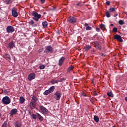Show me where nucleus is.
<instances>
[{
	"label": "nucleus",
	"instance_id": "cd10ccee",
	"mask_svg": "<svg viewBox=\"0 0 127 127\" xmlns=\"http://www.w3.org/2000/svg\"><path fill=\"white\" fill-rule=\"evenodd\" d=\"M1 127H7V122L5 121L2 125Z\"/></svg>",
	"mask_w": 127,
	"mask_h": 127
},
{
	"label": "nucleus",
	"instance_id": "a19ab883",
	"mask_svg": "<svg viewBox=\"0 0 127 127\" xmlns=\"http://www.w3.org/2000/svg\"><path fill=\"white\" fill-rule=\"evenodd\" d=\"M27 112H28V113L29 114V115H30V116L31 117H32V115H31V112H30V110H28Z\"/></svg>",
	"mask_w": 127,
	"mask_h": 127
},
{
	"label": "nucleus",
	"instance_id": "0eeeda50",
	"mask_svg": "<svg viewBox=\"0 0 127 127\" xmlns=\"http://www.w3.org/2000/svg\"><path fill=\"white\" fill-rule=\"evenodd\" d=\"M93 45H94V47L96 48V49H98V50H101L102 47L100 45V43H98V41H95L92 43Z\"/></svg>",
	"mask_w": 127,
	"mask_h": 127
},
{
	"label": "nucleus",
	"instance_id": "473e14b6",
	"mask_svg": "<svg viewBox=\"0 0 127 127\" xmlns=\"http://www.w3.org/2000/svg\"><path fill=\"white\" fill-rule=\"evenodd\" d=\"M113 32H118V28H114L113 29Z\"/></svg>",
	"mask_w": 127,
	"mask_h": 127
},
{
	"label": "nucleus",
	"instance_id": "f03ea898",
	"mask_svg": "<svg viewBox=\"0 0 127 127\" xmlns=\"http://www.w3.org/2000/svg\"><path fill=\"white\" fill-rule=\"evenodd\" d=\"M53 52H54V49L51 46H47L44 51V53H46V54H49V53H53Z\"/></svg>",
	"mask_w": 127,
	"mask_h": 127
},
{
	"label": "nucleus",
	"instance_id": "ea45409f",
	"mask_svg": "<svg viewBox=\"0 0 127 127\" xmlns=\"http://www.w3.org/2000/svg\"><path fill=\"white\" fill-rule=\"evenodd\" d=\"M93 95H94V96H98V93L96 91H94Z\"/></svg>",
	"mask_w": 127,
	"mask_h": 127
},
{
	"label": "nucleus",
	"instance_id": "f704fd0d",
	"mask_svg": "<svg viewBox=\"0 0 127 127\" xmlns=\"http://www.w3.org/2000/svg\"><path fill=\"white\" fill-rule=\"evenodd\" d=\"M36 118H37V116L36 115H34V114L32 115V119H34V120H36Z\"/></svg>",
	"mask_w": 127,
	"mask_h": 127
},
{
	"label": "nucleus",
	"instance_id": "e433bc0d",
	"mask_svg": "<svg viewBox=\"0 0 127 127\" xmlns=\"http://www.w3.org/2000/svg\"><path fill=\"white\" fill-rule=\"evenodd\" d=\"M35 79V73H32V80Z\"/></svg>",
	"mask_w": 127,
	"mask_h": 127
},
{
	"label": "nucleus",
	"instance_id": "c9c22d12",
	"mask_svg": "<svg viewBox=\"0 0 127 127\" xmlns=\"http://www.w3.org/2000/svg\"><path fill=\"white\" fill-rule=\"evenodd\" d=\"M106 5H110L111 4V1H107L106 2Z\"/></svg>",
	"mask_w": 127,
	"mask_h": 127
},
{
	"label": "nucleus",
	"instance_id": "423d86ee",
	"mask_svg": "<svg viewBox=\"0 0 127 127\" xmlns=\"http://www.w3.org/2000/svg\"><path fill=\"white\" fill-rule=\"evenodd\" d=\"M12 15L13 17H17L18 16V13H17V8L15 7L12 8Z\"/></svg>",
	"mask_w": 127,
	"mask_h": 127
},
{
	"label": "nucleus",
	"instance_id": "aec40b11",
	"mask_svg": "<svg viewBox=\"0 0 127 127\" xmlns=\"http://www.w3.org/2000/svg\"><path fill=\"white\" fill-rule=\"evenodd\" d=\"M13 1V0H3V2L6 4H9Z\"/></svg>",
	"mask_w": 127,
	"mask_h": 127
},
{
	"label": "nucleus",
	"instance_id": "680f3d73",
	"mask_svg": "<svg viewBox=\"0 0 127 127\" xmlns=\"http://www.w3.org/2000/svg\"><path fill=\"white\" fill-rule=\"evenodd\" d=\"M1 8L0 7V10H1Z\"/></svg>",
	"mask_w": 127,
	"mask_h": 127
},
{
	"label": "nucleus",
	"instance_id": "2eb2a0df",
	"mask_svg": "<svg viewBox=\"0 0 127 127\" xmlns=\"http://www.w3.org/2000/svg\"><path fill=\"white\" fill-rule=\"evenodd\" d=\"M3 58L6 59V60H8L9 61H10L11 60V59L10 58V56L8 55V54H5L3 56Z\"/></svg>",
	"mask_w": 127,
	"mask_h": 127
},
{
	"label": "nucleus",
	"instance_id": "4468645a",
	"mask_svg": "<svg viewBox=\"0 0 127 127\" xmlns=\"http://www.w3.org/2000/svg\"><path fill=\"white\" fill-rule=\"evenodd\" d=\"M65 61V58L64 57H62L61 58L59 61V65L61 67L62 64H63V62Z\"/></svg>",
	"mask_w": 127,
	"mask_h": 127
},
{
	"label": "nucleus",
	"instance_id": "09e8293b",
	"mask_svg": "<svg viewBox=\"0 0 127 127\" xmlns=\"http://www.w3.org/2000/svg\"><path fill=\"white\" fill-rule=\"evenodd\" d=\"M64 80H66V79L65 78H63L61 79V81H64Z\"/></svg>",
	"mask_w": 127,
	"mask_h": 127
},
{
	"label": "nucleus",
	"instance_id": "a18cd8bd",
	"mask_svg": "<svg viewBox=\"0 0 127 127\" xmlns=\"http://www.w3.org/2000/svg\"><path fill=\"white\" fill-rule=\"evenodd\" d=\"M96 30L97 32H100V28H96Z\"/></svg>",
	"mask_w": 127,
	"mask_h": 127
},
{
	"label": "nucleus",
	"instance_id": "ddd939ff",
	"mask_svg": "<svg viewBox=\"0 0 127 127\" xmlns=\"http://www.w3.org/2000/svg\"><path fill=\"white\" fill-rule=\"evenodd\" d=\"M17 109H12L10 112V117H12V116L16 115V114H17Z\"/></svg>",
	"mask_w": 127,
	"mask_h": 127
},
{
	"label": "nucleus",
	"instance_id": "5701e85b",
	"mask_svg": "<svg viewBox=\"0 0 127 127\" xmlns=\"http://www.w3.org/2000/svg\"><path fill=\"white\" fill-rule=\"evenodd\" d=\"M19 101H20V104H23V103H24L25 101V99L22 96V97H20Z\"/></svg>",
	"mask_w": 127,
	"mask_h": 127
},
{
	"label": "nucleus",
	"instance_id": "49530a36",
	"mask_svg": "<svg viewBox=\"0 0 127 127\" xmlns=\"http://www.w3.org/2000/svg\"><path fill=\"white\" fill-rule=\"evenodd\" d=\"M84 26H85V27H87V26H89V24H88V23H85V24H84Z\"/></svg>",
	"mask_w": 127,
	"mask_h": 127
},
{
	"label": "nucleus",
	"instance_id": "1a4fd4ad",
	"mask_svg": "<svg viewBox=\"0 0 127 127\" xmlns=\"http://www.w3.org/2000/svg\"><path fill=\"white\" fill-rule=\"evenodd\" d=\"M37 102V98H36L35 96H33L32 97V108L35 109L36 108V106L37 105V103H36Z\"/></svg>",
	"mask_w": 127,
	"mask_h": 127
},
{
	"label": "nucleus",
	"instance_id": "58836bf2",
	"mask_svg": "<svg viewBox=\"0 0 127 127\" xmlns=\"http://www.w3.org/2000/svg\"><path fill=\"white\" fill-rule=\"evenodd\" d=\"M30 108L31 109H32V100L31 101L30 104Z\"/></svg>",
	"mask_w": 127,
	"mask_h": 127
},
{
	"label": "nucleus",
	"instance_id": "c85d7f7f",
	"mask_svg": "<svg viewBox=\"0 0 127 127\" xmlns=\"http://www.w3.org/2000/svg\"><path fill=\"white\" fill-rule=\"evenodd\" d=\"M51 84H57V83H58V80L53 79L51 81Z\"/></svg>",
	"mask_w": 127,
	"mask_h": 127
},
{
	"label": "nucleus",
	"instance_id": "bb28decb",
	"mask_svg": "<svg viewBox=\"0 0 127 127\" xmlns=\"http://www.w3.org/2000/svg\"><path fill=\"white\" fill-rule=\"evenodd\" d=\"M114 11H116V9L114 7H111L109 9V12H114Z\"/></svg>",
	"mask_w": 127,
	"mask_h": 127
},
{
	"label": "nucleus",
	"instance_id": "7ed1b4c3",
	"mask_svg": "<svg viewBox=\"0 0 127 127\" xmlns=\"http://www.w3.org/2000/svg\"><path fill=\"white\" fill-rule=\"evenodd\" d=\"M54 90H55V86H53L51 87L48 90H47L45 92H44L43 94L45 96H47L48 95H49V94L53 93V92H54Z\"/></svg>",
	"mask_w": 127,
	"mask_h": 127
},
{
	"label": "nucleus",
	"instance_id": "7c9ffc66",
	"mask_svg": "<svg viewBox=\"0 0 127 127\" xmlns=\"http://www.w3.org/2000/svg\"><path fill=\"white\" fill-rule=\"evenodd\" d=\"M39 68L40 69H41V70H43V69H44L45 68V65H40Z\"/></svg>",
	"mask_w": 127,
	"mask_h": 127
},
{
	"label": "nucleus",
	"instance_id": "6e6552de",
	"mask_svg": "<svg viewBox=\"0 0 127 127\" xmlns=\"http://www.w3.org/2000/svg\"><path fill=\"white\" fill-rule=\"evenodd\" d=\"M67 20L70 23H72V24H74V23H76V22H77V19L73 16H70L68 17L67 18Z\"/></svg>",
	"mask_w": 127,
	"mask_h": 127
},
{
	"label": "nucleus",
	"instance_id": "864d4df0",
	"mask_svg": "<svg viewBox=\"0 0 127 127\" xmlns=\"http://www.w3.org/2000/svg\"><path fill=\"white\" fill-rule=\"evenodd\" d=\"M110 25L111 26H114V24H111Z\"/></svg>",
	"mask_w": 127,
	"mask_h": 127
},
{
	"label": "nucleus",
	"instance_id": "4be33fe9",
	"mask_svg": "<svg viewBox=\"0 0 127 127\" xmlns=\"http://www.w3.org/2000/svg\"><path fill=\"white\" fill-rule=\"evenodd\" d=\"M42 25L44 28H46V27H47V26L48 25V23L47 22V21H44L42 22Z\"/></svg>",
	"mask_w": 127,
	"mask_h": 127
},
{
	"label": "nucleus",
	"instance_id": "393cba45",
	"mask_svg": "<svg viewBox=\"0 0 127 127\" xmlns=\"http://www.w3.org/2000/svg\"><path fill=\"white\" fill-rule=\"evenodd\" d=\"M106 16L107 17H111V14L110 13V11L107 10L105 13Z\"/></svg>",
	"mask_w": 127,
	"mask_h": 127
},
{
	"label": "nucleus",
	"instance_id": "4c0bfd02",
	"mask_svg": "<svg viewBox=\"0 0 127 127\" xmlns=\"http://www.w3.org/2000/svg\"><path fill=\"white\" fill-rule=\"evenodd\" d=\"M73 66H70L68 67V70L69 71H72V70H73Z\"/></svg>",
	"mask_w": 127,
	"mask_h": 127
},
{
	"label": "nucleus",
	"instance_id": "412c9836",
	"mask_svg": "<svg viewBox=\"0 0 127 127\" xmlns=\"http://www.w3.org/2000/svg\"><path fill=\"white\" fill-rule=\"evenodd\" d=\"M92 48V46L90 45H86L84 47V49L85 51H88V50H90Z\"/></svg>",
	"mask_w": 127,
	"mask_h": 127
},
{
	"label": "nucleus",
	"instance_id": "c756f323",
	"mask_svg": "<svg viewBox=\"0 0 127 127\" xmlns=\"http://www.w3.org/2000/svg\"><path fill=\"white\" fill-rule=\"evenodd\" d=\"M119 23L120 25H123V24H125V22L123 20H120L119 21Z\"/></svg>",
	"mask_w": 127,
	"mask_h": 127
},
{
	"label": "nucleus",
	"instance_id": "20e7f679",
	"mask_svg": "<svg viewBox=\"0 0 127 127\" xmlns=\"http://www.w3.org/2000/svg\"><path fill=\"white\" fill-rule=\"evenodd\" d=\"M10 98L8 96H5L2 99V102L4 105H9V104H10Z\"/></svg>",
	"mask_w": 127,
	"mask_h": 127
},
{
	"label": "nucleus",
	"instance_id": "f257e3e1",
	"mask_svg": "<svg viewBox=\"0 0 127 127\" xmlns=\"http://www.w3.org/2000/svg\"><path fill=\"white\" fill-rule=\"evenodd\" d=\"M32 16H33L32 19L35 20V21H38L39 19L41 18V14H39L37 12L34 11L32 12Z\"/></svg>",
	"mask_w": 127,
	"mask_h": 127
},
{
	"label": "nucleus",
	"instance_id": "b1692460",
	"mask_svg": "<svg viewBox=\"0 0 127 127\" xmlns=\"http://www.w3.org/2000/svg\"><path fill=\"white\" fill-rule=\"evenodd\" d=\"M94 120L95 122H96V123H98L99 122L100 119L99 118V117H98L97 116H94Z\"/></svg>",
	"mask_w": 127,
	"mask_h": 127
},
{
	"label": "nucleus",
	"instance_id": "dca6fc26",
	"mask_svg": "<svg viewBox=\"0 0 127 127\" xmlns=\"http://www.w3.org/2000/svg\"><path fill=\"white\" fill-rule=\"evenodd\" d=\"M8 46L9 48H10V49H12L13 47H15V45L14 44L13 41H11L8 44Z\"/></svg>",
	"mask_w": 127,
	"mask_h": 127
},
{
	"label": "nucleus",
	"instance_id": "a878e982",
	"mask_svg": "<svg viewBox=\"0 0 127 127\" xmlns=\"http://www.w3.org/2000/svg\"><path fill=\"white\" fill-rule=\"evenodd\" d=\"M28 79L29 81H32V73H30L28 76Z\"/></svg>",
	"mask_w": 127,
	"mask_h": 127
},
{
	"label": "nucleus",
	"instance_id": "2f4dec72",
	"mask_svg": "<svg viewBox=\"0 0 127 127\" xmlns=\"http://www.w3.org/2000/svg\"><path fill=\"white\" fill-rule=\"evenodd\" d=\"M85 29H86V30H92V27L88 26L86 27Z\"/></svg>",
	"mask_w": 127,
	"mask_h": 127
},
{
	"label": "nucleus",
	"instance_id": "f8f14e48",
	"mask_svg": "<svg viewBox=\"0 0 127 127\" xmlns=\"http://www.w3.org/2000/svg\"><path fill=\"white\" fill-rule=\"evenodd\" d=\"M114 39H116L118 40V41H119V42H123V39L122 38V37L121 35L116 34L114 36Z\"/></svg>",
	"mask_w": 127,
	"mask_h": 127
},
{
	"label": "nucleus",
	"instance_id": "9b49d317",
	"mask_svg": "<svg viewBox=\"0 0 127 127\" xmlns=\"http://www.w3.org/2000/svg\"><path fill=\"white\" fill-rule=\"evenodd\" d=\"M14 28L11 26H8L6 28V32L7 33H12V32H14Z\"/></svg>",
	"mask_w": 127,
	"mask_h": 127
},
{
	"label": "nucleus",
	"instance_id": "79ce46f5",
	"mask_svg": "<svg viewBox=\"0 0 127 127\" xmlns=\"http://www.w3.org/2000/svg\"><path fill=\"white\" fill-rule=\"evenodd\" d=\"M82 96H83V97H87V94H86V93H82Z\"/></svg>",
	"mask_w": 127,
	"mask_h": 127
},
{
	"label": "nucleus",
	"instance_id": "3c124183",
	"mask_svg": "<svg viewBox=\"0 0 127 127\" xmlns=\"http://www.w3.org/2000/svg\"><path fill=\"white\" fill-rule=\"evenodd\" d=\"M56 9V7H53V10H55Z\"/></svg>",
	"mask_w": 127,
	"mask_h": 127
},
{
	"label": "nucleus",
	"instance_id": "13d9d810",
	"mask_svg": "<svg viewBox=\"0 0 127 127\" xmlns=\"http://www.w3.org/2000/svg\"><path fill=\"white\" fill-rule=\"evenodd\" d=\"M40 52H41V51L39 50V53H40Z\"/></svg>",
	"mask_w": 127,
	"mask_h": 127
},
{
	"label": "nucleus",
	"instance_id": "6ab92c4d",
	"mask_svg": "<svg viewBox=\"0 0 127 127\" xmlns=\"http://www.w3.org/2000/svg\"><path fill=\"white\" fill-rule=\"evenodd\" d=\"M37 116L40 122H42L43 121V117H42L39 113H37Z\"/></svg>",
	"mask_w": 127,
	"mask_h": 127
},
{
	"label": "nucleus",
	"instance_id": "5fc2aeb1",
	"mask_svg": "<svg viewBox=\"0 0 127 127\" xmlns=\"http://www.w3.org/2000/svg\"><path fill=\"white\" fill-rule=\"evenodd\" d=\"M125 101H126V102H127V97H125Z\"/></svg>",
	"mask_w": 127,
	"mask_h": 127
},
{
	"label": "nucleus",
	"instance_id": "f3484780",
	"mask_svg": "<svg viewBox=\"0 0 127 127\" xmlns=\"http://www.w3.org/2000/svg\"><path fill=\"white\" fill-rule=\"evenodd\" d=\"M14 125L15 127H21V123L18 121H16Z\"/></svg>",
	"mask_w": 127,
	"mask_h": 127
},
{
	"label": "nucleus",
	"instance_id": "72a5a7b5",
	"mask_svg": "<svg viewBox=\"0 0 127 127\" xmlns=\"http://www.w3.org/2000/svg\"><path fill=\"white\" fill-rule=\"evenodd\" d=\"M100 28L101 29H104V28H105V25H104V24H101L100 25Z\"/></svg>",
	"mask_w": 127,
	"mask_h": 127
},
{
	"label": "nucleus",
	"instance_id": "bf43d9fd",
	"mask_svg": "<svg viewBox=\"0 0 127 127\" xmlns=\"http://www.w3.org/2000/svg\"><path fill=\"white\" fill-rule=\"evenodd\" d=\"M44 14H46V12H44Z\"/></svg>",
	"mask_w": 127,
	"mask_h": 127
},
{
	"label": "nucleus",
	"instance_id": "4d7b16f0",
	"mask_svg": "<svg viewBox=\"0 0 127 127\" xmlns=\"http://www.w3.org/2000/svg\"><path fill=\"white\" fill-rule=\"evenodd\" d=\"M90 100V102H92V101H93V99L92 98H91Z\"/></svg>",
	"mask_w": 127,
	"mask_h": 127
},
{
	"label": "nucleus",
	"instance_id": "de8ad7c7",
	"mask_svg": "<svg viewBox=\"0 0 127 127\" xmlns=\"http://www.w3.org/2000/svg\"><path fill=\"white\" fill-rule=\"evenodd\" d=\"M29 24H30V25H32V20H31L29 22Z\"/></svg>",
	"mask_w": 127,
	"mask_h": 127
},
{
	"label": "nucleus",
	"instance_id": "603ef678",
	"mask_svg": "<svg viewBox=\"0 0 127 127\" xmlns=\"http://www.w3.org/2000/svg\"><path fill=\"white\" fill-rule=\"evenodd\" d=\"M0 118H1V113L0 112Z\"/></svg>",
	"mask_w": 127,
	"mask_h": 127
},
{
	"label": "nucleus",
	"instance_id": "c03bdc74",
	"mask_svg": "<svg viewBox=\"0 0 127 127\" xmlns=\"http://www.w3.org/2000/svg\"><path fill=\"white\" fill-rule=\"evenodd\" d=\"M77 6H81V2L76 4Z\"/></svg>",
	"mask_w": 127,
	"mask_h": 127
},
{
	"label": "nucleus",
	"instance_id": "a211bd4d",
	"mask_svg": "<svg viewBox=\"0 0 127 127\" xmlns=\"http://www.w3.org/2000/svg\"><path fill=\"white\" fill-rule=\"evenodd\" d=\"M107 94L108 97H111V98H114V97H115V95L113 94V92L112 91H109L108 92H107Z\"/></svg>",
	"mask_w": 127,
	"mask_h": 127
},
{
	"label": "nucleus",
	"instance_id": "39448f33",
	"mask_svg": "<svg viewBox=\"0 0 127 127\" xmlns=\"http://www.w3.org/2000/svg\"><path fill=\"white\" fill-rule=\"evenodd\" d=\"M40 109L41 112L44 114V115H48V113L49 112L48 111V109H46L44 106H40Z\"/></svg>",
	"mask_w": 127,
	"mask_h": 127
},
{
	"label": "nucleus",
	"instance_id": "052dcab7",
	"mask_svg": "<svg viewBox=\"0 0 127 127\" xmlns=\"http://www.w3.org/2000/svg\"><path fill=\"white\" fill-rule=\"evenodd\" d=\"M34 26H37V24L34 25Z\"/></svg>",
	"mask_w": 127,
	"mask_h": 127
},
{
	"label": "nucleus",
	"instance_id": "9d476101",
	"mask_svg": "<svg viewBox=\"0 0 127 127\" xmlns=\"http://www.w3.org/2000/svg\"><path fill=\"white\" fill-rule=\"evenodd\" d=\"M54 96L55 100H60V99H61V93L60 92V91H57L54 94Z\"/></svg>",
	"mask_w": 127,
	"mask_h": 127
},
{
	"label": "nucleus",
	"instance_id": "6e6d98bb",
	"mask_svg": "<svg viewBox=\"0 0 127 127\" xmlns=\"http://www.w3.org/2000/svg\"><path fill=\"white\" fill-rule=\"evenodd\" d=\"M32 24L33 25V24H34V21H32Z\"/></svg>",
	"mask_w": 127,
	"mask_h": 127
},
{
	"label": "nucleus",
	"instance_id": "8fccbe9b",
	"mask_svg": "<svg viewBox=\"0 0 127 127\" xmlns=\"http://www.w3.org/2000/svg\"><path fill=\"white\" fill-rule=\"evenodd\" d=\"M116 16H118V14H116L114 16V17H116Z\"/></svg>",
	"mask_w": 127,
	"mask_h": 127
},
{
	"label": "nucleus",
	"instance_id": "37998d69",
	"mask_svg": "<svg viewBox=\"0 0 127 127\" xmlns=\"http://www.w3.org/2000/svg\"><path fill=\"white\" fill-rule=\"evenodd\" d=\"M41 3H44L45 2V0H40Z\"/></svg>",
	"mask_w": 127,
	"mask_h": 127
}]
</instances>
